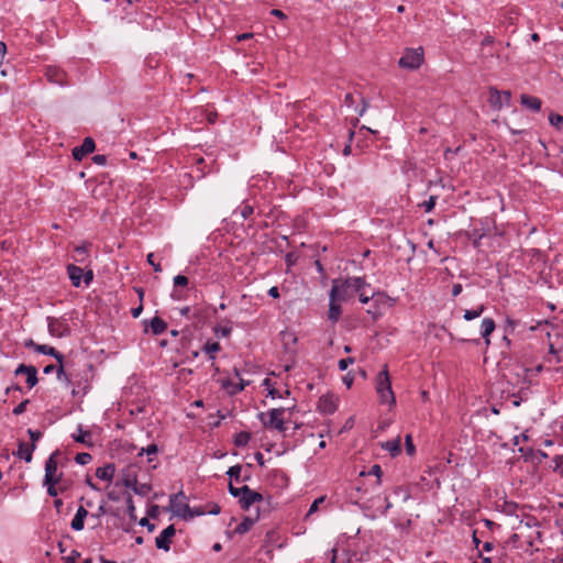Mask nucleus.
<instances>
[{
    "mask_svg": "<svg viewBox=\"0 0 563 563\" xmlns=\"http://www.w3.org/2000/svg\"><path fill=\"white\" fill-rule=\"evenodd\" d=\"M186 496L183 492L170 496L169 510L177 517L185 520L191 519L195 516L203 515V511L191 510L189 505L186 503Z\"/></svg>",
    "mask_w": 563,
    "mask_h": 563,
    "instance_id": "f257e3e1",
    "label": "nucleus"
},
{
    "mask_svg": "<svg viewBox=\"0 0 563 563\" xmlns=\"http://www.w3.org/2000/svg\"><path fill=\"white\" fill-rule=\"evenodd\" d=\"M376 391L379 396V400L382 404L395 405L396 399L394 391L391 389V383L387 369V365L384 366V369L379 372L377 377Z\"/></svg>",
    "mask_w": 563,
    "mask_h": 563,
    "instance_id": "f03ea898",
    "label": "nucleus"
},
{
    "mask_svg": "<svg viewBox=\"0 0 563 563\" xmlns=\"http://www.w3.org/2000/svg\"><path fill=\"white\" fill-rule=\"evenodd\" d=\"M355 291L350 283V279H334L332 282V287L330 290L329 297H332L333 300L345 301L351 298Z\"/></svg>",
    "mask_w": 563,
    "mask_h": 563,
    "instance_id": "7ed1b4c3",
    "label": "nucleus"
},
{
    "mask_svg": "<svg viewBox=\"0 0 563 563\" xmlns=\"http://www.w3.org/2000/svg\"><path fill=\"white\" fill-rule=\"evenodd\" d=\"M423 60V53L421 48L418 49H406L404 55L398 60V65L401 68L417 69L420 67Z\"/></svg>",
    "mask_w": 563,
    "mask_h": 563,
    "instance_id": "20e7f679",
    "label": "nucleus"
},
{
    "mask_svg": "<svg viewBox=\"0 0 563 563\" xmlns=\"http://www.w3.org/2000/svg\"><path fill=\"white\" fill-rule=\"evenodd\" d=\"M489 106L494 110H500L504 106H510L511 92L509 90L499 91L496 87L489 88Z\"/></svg>",
    "mask_w": 563,
    "mask_h": 563,
    "instance_id": "39448f33",
    "label": "nucleus"
},
{
    "mask_svg": "<svg viewBox=\"0 0 563 563\" xmlns=\"http://www.w3.org/2000/svg\"><path fill=\"white\" fill-rule=\"evenodd\" d=\"M242 492L243 495L240 496L239 503L244 510H249L252 505L264 499L262 494L251 489L247 485L243 486Z\"/></svg>",
    "mask_w": 563,
    "mask_h": 563,
    "instance_id": "423d86ee",
    "label": "nucleus"
},
{
    "mask_svg": "<svg viewBox=\"0 0 563 563\" xmlns=\"http://www.w3.org/2000/svg\"><path fill=\"white\" fill-rule=\"evenodd\" d=\"M47 323H48V332L53 336L63 338L70 333L68 323L63 319L48 317Z\"/></svg>",
    "mask_w": 563,
    "mask_h": 563,
    "instance_id": "0eeeda50",
    "label": "nucleus"
},
{
    "mask_svg": "<svg viewBox=\"0 0 563 563\" xmlns=\"http://www.w3.org/2000/svg\"><path fill=\"white\" fill-rule=\"evenodd\" d=\"M176 529L174 525H169L165 528L161 534L155 539L157 549L168 551L170 549L172 538L175 536Z\"/></svg>",
    "mask_w": 563,
    "mask_h": 563,
    "instance_id": "6e6552de",
    "label": "nucleus"
},
{
    "mask_svg": "<svg viewBox=\"0 0 563 563\" xmlns=\"http://www.w3.org/2000/svg\"><path fill=\"white\" fill-rule=\"evenodd\" d=\"M58 452H54L45 462V476L44 482L60 481L62 474H57V462L55 457Z\"/></svg>",
    "mask_w": 563,
    "mask_h": 563,
    "instance_id": "1a4fd4ad",
    "label": "nucleus"
},
{
    "mask_svg": "<svg viewBox=\"0 0 563 563\" xmlns=\"http://www.w3.org/2000/svg\"><path fill=\"white\" fill-rule=\"evenodd\" d=\"M15 375H26V384L30 388H33L37 379V369L33 365L20 364L15 369Z\"/></svg>",
    "mask_w": 563,
    "mask_h": 563,
    "instance_id": "9d476101",
    "label": "nucleus"
},
{
    "mask_svg": "<svg viewBox=\"0 0 563 563\" xmlns=\"http://www.w3.org/2000/svg\"><path fill=\"white\" fill-rule=\"evenodd\" d=\"M96 144L91 137H86L80 146L73 148V157L75 161H81L87 154L95 151Z\"/></svg>",
    "mask_w": 563,
    "mask_h": 563,
    "instance_id": "9b49d317",
    "label": "nucleus"
},
{
    "mask_svg": "<svg viewBox=\"0 0 563 563\" xmlns=\"http://www.w3.org/2000/svg\"><path fill=\"white\" fill-rule=\"evenodd\" d=\"M338 409L336 398L333 395H323L319 398L318 410L324 415H332Z\"/></svg>",
    "mask_w": 563,
    "mask_h": 563,
    "instance_id": "f8f14e48",
    "label": "nucleus"
},
{
    "mask_svg": "<svg viewBox=\"0 0 563 563\" xmlns=\"http://www.w3.org/2000/svg\"><path fill=\"white\" fill-rule=\"evenodd\" d=\"M285 409L284 408H276L272 409L269 411V421L265 423L266 426H269L271 428H274L278 431H284V420H283V413Z\"/></svg>",
    "mask_w": 563,
    "mask_h": 563,
    "instance_id": "ddd939ff",
    "label": "nucleus"
},
{
    "mask_svg": "<svg viewBox=\"0 0 563 563\" xmlns=\"http://www.w3.org/2000/svg\"><path fill=\"white\" fill-rule=\"evenodd\" d=\"M121 477H122L121 483L126 488H132L133 486H135V484L137 482L135 466L129 465L125 468H123L121 472Z\"/></svg>",
    "mask_w": 563,
    "mask_h": 563,
    "instance_id": "4468645a",
    "label": "nucleus"
},
{
    "mask_svg": "<svg viewBox=\"0 0 563 563\" xmlns=\"http://www.w3.org/2000/svg\"><path fill=\"white\" fill-rule=\"evenodd\" d=\"M67 274L74 287H80L84 276V269L75 264L67 265Z\"/></svg>",
    "mask_w": 563,
    "mask_h": 563,
    "instance_id": "2eb2a0df",
    "label": "nucleus"
},
{
    "mask_svg": "<svg viewBox=\"0 0 563 563\" xmlns=\"http://www.w3.org/2000/svg\"><path fill=\"white\" fill-rule=\"evenodd\" d=\"M46 77L51 82L57 84V85H65L66 84V73L57 67H48L46 70Z\"/></svg>",
    "mask_w": 563,
    "mask_h": 563,
    "instance_id": "dca6fc26",
    "label": "nucleus"
},
{
    "mask_svg": "<svg viewBox=\"0 0 563 563\" xmlns=\"http://www.w3.org/2000/svg\"><path fill=\"white\" fill-rule=\"evenodd\" d=\"M520 102L525 108H527L533 112L540 111L541 107H542L541 99L530 96V95H526V93L521 95Z\"/></svg>",
    "mask_w": 563,
    "mask_h": 563,
    "instance_id": "f3484780",
    "label": "nucleus"
},
{
    "mask_svg": "<svg viewBox=\"0 0 563 563\" xmlns=\"http://www.w3.org/2000/svg\"><path fill=\"white\" fill-rule=\"evenodd\" d=\"M88 516V511L85 507L80 506L77 509L75 517L71 520L70 527L76 531H81L85 527V519Z\"/></svg>",
    "mask_w": 563,
    "mask_h": 563,
    "instance_id": "a211bd4d",
    "label": "nucleus"
},
{
    "mask_svg": "<svg viewBox=\"0 0 563 563\" xmlns=\"http://www.w3.org/2000/svg\"><path fill=\"white\" fill-rule=\"evenodd\" d=\"M115 475V465L112 463L106 464L102 467L96 470V476L99 479L111 482Z\"/></svg>",
    "mask_w": 563,
    "mask_h": 563,
    "instance_id": "6ab92c4d",
    "label": "nucleus"
},
{
    "mask_svg": "<svg viewBox=\"0 0 563 563\" xmlns=\"http://www.w3.org/2000/svg\"><path fill=\"white\" fill-rule=\"evenodd\" d=\"M35 448V444H27L21 441L19 442L16 454L20 459H23L26 463H30L32 461V454Z\"/></svg>",
    "mask_w": 563,
    "mask_h": 563,
    "instance_id": "aec40b11",
    "label": "nucleus"
},
{
    "mask_svg": "<svg viewBox=\"0 0 563 563\" xmlns=\"http://www.w3.org/2000/svg\"><path fill=\"white\" fill-rule=\"evenodd\" d=\"M257 519H258V514L254 518L244 517L242 522H240L235 527L234 533L244 534V533L249 532L252 529V527L254 526V523L257 521Z\"/></svg>",
    "mask_w": 563,
    "mask_h": 563,
    "instance_id": "412c9836",
    "label": "nucleus"
},
{
    "mask_svg": "<svg viewBox=\"0 0 563 563\" xmlns=\"http://www.w3.org/2000/svg\"><path fill=\"white\" fill-rule=\"evenodd\" d=\"M496 325L492 318H485L482 321L481 334L485 339L486 343L489 344V335L494 332Z\"/></svg>",
    "mask_w": 563,
    "mask_h": 563,
    "instance_id": "4be33fe9",
    "label": "nucleus"
},
{
    "mask_svg": "<svg viewBox=\"0 0 563 563\" xmlns=\"http://www.w3.org/2000/svg\"><path fill=\"white\" fill-rule=\"evenodd\" d=\"M338 301L339 300L332 301V297H330L328 319L332 323H335L340 319L341 313H342L341 306L338 303Z\"/></svg>",
    "mask_w": 563,
    "mask_h": 563,
    "instance_id": "5701e85b",
    "label": "nucleus"
},
{
    "mask_svg": "<svg viewBox=\"0 0 563 563\" xmlns=\"http://www.w3.org/2000/svg\"><path fill=\"white\" fill-rule=\"evenodd\" d=\"M35 352L42 353L45 355H51L57 361L58 364L63 363L64 356L52 346H48L45 344H40L38 346L35 347Z\"/></svg>",
    "mask_w": 563,
    "mask_h": 563,
    "instance_id": "b1692460",
    "label": "nucleus"
},
{
    "mask_svg": "<svg viewBox=\"0 0 563 563\" xmlns=\"http://www.w3.org/2000/svg\"><path fill=\"white\" fill-rule=\"evenodd\" d=\"M151 331L154 335H159L167 329V323L159 317H154L150 322Z\"/></svg>",
    "mask_w": 563,
    "mask_h": 563,
    "instance_id": "393cba45",
    "label": "nucleus"
},
{
    "mask_svg": "<svg viewBox=\"0 0 563 563\" xmlns=\"http://www.w3.org/2000/svg\"><path fill=\"white\" fill-rule=\"evenodd\" d=\"M382 448L390 453L391 456H396L401 452L400 438L397 437L391 441H387L382 444Z\"/></svg>",
    "mask_w": 563,
    "mask_h": 563,
    "instance_id": "a878e982",
    "label": "nucleus"
},
{
    "mask_svg": "<svg viewBox=\"0 0 563 563\" xmlns=\"http://www.w3.org/2000/svg\"><path fill=\"white\" fill-rule=\"evenodd\" d=\"M73 439L78 442L91 446V432L84 430L81 426H78V434H73Z\"/></svg>",
    "mask_w": 563,
    "mask_h": 563,
    "instance_id": "bb28decb",
    "label": "nucleus"
},
{
    "mask_svg": "<svg viewBox=\"0 0 563 563\" xmlns=\"http://www.w3.org/2000/svg\"><path fill=\"white\" fill-rule=\"evenodd\" d=\"M374 300V305L376 307H380V306H388V307H391L394 305V301L391 298H389L388 296H386L385 294L383 292H377L375 294V297L373 298Z\"/></svg>",
    "mask_w": 563,
    "mask_h": 563,
    "instance_id": "cd10ccee",
    "label": "nucleus"
},
{
    "mask_svg": "<svg viewBox=\"0 0 563 563\" xmlns=\"http://www.w3.org/2000/svg\"><path fill=\"white\" fill-rule=\"evenodd\" d=\"M349 279L355 294L365 291V288L368 287V284H366L363 277H351Z\"/></svg>",
    "mask_w": 563,
    "mask_h": 563,
    "instance_id": "c85d7f7f",
    "label": "nucleus"
},
{
    "mask_svg": "<svg viewBox=\"0 0 563 563\" xmlns=\"http://www.w3.org/2000/svg\"><path fill=\"white\" fill-rule=\"evenodd\" d=\"M251 440V433L246 431H241L235 434L234 444L239 448L245 446L249 444Z\"/></svg>",
    "mask_w": 563,
    "mask_h": 563,
    "instance_id": "c756f323",
    "label": "nucleus"
},
{
    "mask_svg": "<svg viewBox=\"0 0 563 563\" xmlns=\"http://www.w3.org/2000/svg\"><path fill=\"white\" fill-rule=\"evenodd\" d=\"M220 349L219 342H207L203 346V351L209 355L210 360H214V353L220 351Z\"/></svg>",
    "mask_w": 563,
    "mask_h": 563,
    "instance_id": "7c9ffc66",
    "label": "nucleus"
},
{
    "mask_svg": "<svg viewBox=\"0 0 563 563\" xmlns=\"http://www.w3.org/2000/svg\"><path fill=\"white\" fill-rule=\"evenodd\" d=\"M485 310V307L483 305L478 306L476 309L473 310H465L463 318L466 321H471L475 318H478Z\"/></svg>",
    "mask_w": 563,
    "mask_h": 563,
    "instance_id": "2f4dec72",
    "label": "nucleus"
},
{
    "mask_svg": "<svg viewBox=\"0 0 563 563\" xmlns=\"http://www.w3.org/2000/svg\"><path fill=\"white\" fill-rule=\"evenodd\" d=\"M247 384L244 383L243 379H240V384L239 385H232L230 380H224L222 383V386L224 388H229V387H232V389L230 390V394H238L239 391H242L244 389V387L246 386Z\"/></svg>",
    "mask_w": 563,
    "mask_h": 563,
    "instance_id": "473e14b6",
    "label": "nucleus"
},
{
    "mask_svg": "<svg viewBox=\"0 0 563 563\" xmlns=\"http://www.w3.org/2000/svg\"><path fill=\"white\" fill-rule=\"evenodd\" d=\"M241 472H242V466L241 465H234V466H231L228 472H227V475H229V477L231 479H234L236 483L241 482Z\"/></svg>",
    "mask_w": 563,
    "mask_h": 563,
    "instance_id": "72a5a7b5",
    "label": "nucleus"
},
{
    "mask_svg": "<svg viewBox=\"0 0 563 563\" xmlns=\"http://www.w3.org/2000/svg\"><path fill=\"white\" fill-rule=\"evenodd\" d=\"M136 495H140V496H146L151 489H152V486L148 485V484H139L136 482L135 486H133L131 488Z\"/></svg>",
    "mask_w": 563,
    "mask_h": 563,
    "instance_id": "f704fd0d",
    "label": "nucleus"
},
{
    "mask_svg": "<svg viewBox=\"0 0 563 563\" xmlns=\"http://www.w3.org/2000/svg\"><path fill=\"white\" fill-rule=\"evenodd\" d=\"M57 378L64 380L66 384H71V376L64 369L63 363L58 365Z\"/></svg>",
    "mask_w": 563,
    "mask_h": 563,
    "instance_id": "c9c22d12",
    "label": "nucleus"
},
{
    "mask_svg": "<svg viewBox=\"0 0 563 563\" xmlns=\"http://www.w3.org/2000/svg\"><path fill=\"white\" fill-rule=\"evenodd\" d=\"M549 121H550L551 125H553L558 129H561L563 125V117L558 113H551L549 115Z\"/></svg>",
    "mask_w": 563,
    "mask_h": 563,
    "instance_id": "e433bc0d",
    "label": "nucleus"
},
{
    "mask_svg": "<svg viewBox=\"0 0 563 563\" xmlns=\"http://www.w3.org/2000/svg\"><path fill=\"white\" fill-rule=\"evenodd\" d=\"M91 460H92L91 454L85 453V452L78 453L75 457L76 463H78L80 465H86V464L90 463Z\"/></svg>",
    "mask_w": 563,
    "mask_h": 563,
    "instance_id": "4c0bfd02",
    "label": "nucleus"
},
{
    "mask_svg": "<svg viewBox=\"0 0 563 563\" xmlns=\"http://www.w3.org/2000/svg\"><path fill=\"white\" fill-rule=\"evenodd\" d=\"M157 452H158V446L156 444L152 443L146 448H142L137 455L142 456L145 453L147 456H151V455H155Z\"/></svg>",
    "mask_w": 563,
    "mask_h": 563,
    "instance_id": "58836bf2",
    "label": "nucleus"
},
{
    "mask_svg": "<svg viewBox=\"0 0 563 563\" xmlns=\"http://www.w3.org/2000/svg\"><path fill=\"white\" fill-rule=\"evenodd\" d=\"M240 213L243 219H247L251 217L254 212V209L250 205L242 206L239 210L235 211V213Z\"/></svg>",
    "mask_w": 563,
    "mask_h": 563,
    "instance_id": "ea45409f",
    "label": "nucleus"
},
{
    "mask_svg": "<svg viewBox=\"0 0 563 563\" xmlns=\"http://www.w3.org/2000/svg\"><path fill=\"white\" fill-rule=\"evenodd\" d=\"M76 257L75 261L82 263L85 261V256L87 254V246L86 245H79L75 247Z\"/></svg>",
    "mask_w": 563,
    "mask_h": 563,
    "instance_id": "a19ab883",
    "label": "nucleus"
},
{
    "mask_svg": "<svg viewBox=\"0 0 563 563\" xmlns=\"http://www.w3.org/2000/svg\"><path fill=\"white\" fill-rule=\"evenodd\" d=\"M368 475L376 476V478H377L376 483H377V485H380V478L383 475L380 465H378V464L372 465L371 470L368 471Z\"/></svg>",
    "mask_w": 563,
    "mask_h": 563,
    "instance_id": "79ce46f5",
    "label": "nucleus"
},
{
    "mask_svg": "<svg viewBox=\"0 0 563 563\" xmlns=\"http://www.w3.org/2000/svg\"><path fill=\"white\" fill-rule=\"evenodd\" d=\"M435 202H437V197L430 196L428 200H426L421 203V207L424 209L426 212H430L433 210Z\"/></svg>",
    "mask_w": 563,
    "mask_h": 563,
    "instance_id": "37998d69",
    "label": "nucleus"
},
{
    "mask_svg": "<svg viewBox=\"0 0 563 563\" xmlns=\"http://www.w3.org/2000/svg\"><path fill=\"white\" fill-rule=\"evenodd\" d=\"M60 481H52V482H44L45 485H47V494L52 497H56L58 495V492L55 487L56 484H58Z\"/></svg>",
    "mask_w": 563,
    "mask_h": 563,
    "instance_id": "c03bdc74",
    "label": "nucleus"
},
{
    "mask_svg": "<svg viewBox=\"0 0 563 563\" xmlns=\"http://www.w3.org/2000/svg\"><path fill=\"white\" fill-rule=\"evenodd\" d=\"M553 462H554V471L560 473L561 475H563V455H556L554 459H553Z\"/></svg>",
    "mask_w": 563,
    "mask_h": 563,
    "instance_id": "a18cd8bd",
    "label": "nucleus"
},
{
    "mask_svg": "<svg viewBox=\"0 0 563 563\" xmlns=\"http://www.w3.org/2000/svg\"><path fill=\"white\" fill-rule=\"evenodd\" d=\"M188 283H189L188 278L184 275H177L174 277V285L176 287H178V286L185 287L188 285Z\"/></svg>",
    "mask_w": 563,
    "mask_h": 563,
    "instance_id": "49530a36",
    "label": "nucleus"
},
{
    "mask_svg": "<svg viewBox=\"0 0 563 563\" xmlns=\"http://www.w3.org/2000/svg\"><path fill=\"white\" fill-rule=\"evenodd\" d=\"M29 402H30V400H29V399H25V400H23L22 402H20V404H19V405L13 409V411H12V412H13V415H15V416L22 415V413L25 411L26 406H27V404H29Z\"/></svg>",
    "mask_w": 563,
    "mask_h": 563,
    "instance_id": "de8ad7c7",
    "label": "nucleus"
},
{
    "mask_svg": "<svg viewBox=\"0 0 563 563\" xmlns=\"http://www.w3.org/2000/svg\"><path fill=\"white\" fill-rule=\"evenodd\" d=\"M27 434L30 435V439H31V444H35L36 445V441H38L42 437V432L38 431V430H32V429H29L27 430Z\"/></svg>",
    "mask_w": 563,
    "mask_h": 563,
    "instance_id": "09e8293b",
    "label": "nucleus"
},
{
    "mask_svg": "<svg viewBox=\"0 0 563 563\" xmlns=\"http://www.w3.org/2000/svg\"><path fill=\"white\" fill-rule=\"evenodd\" d=\"M355 362L354 357H346L339 361V368L340 371H345L349 365L353 364Z\"/></svg>",
    "mask_w": 563,
    "mask_h": 563,
    "instance_id": "8fccbe9b",
    "label": "nucleus"
},
{
    "mask_svg": "<svg viewBox=\"0 0 563 563\" xmlns=\"http://www.w3.org/2000/svg\"><path fill=\"white\" fill-rule=\"evenodd\" d=\"M406 442V450L409 455H412L415 453V445L412 443V438L410 434H407L405 438Z\"/></svg>",
    "mask_w": 563,
    "mask_h": 563,
    "instance_id": "3c124183",
    "label": "nucleus"
},
{
    "mask_svg": "<svg viewBox=\"0 0 563 563\" xmlns=\"http://www.w3.org/2000/svg\"><path fill=\"white\" fill-rule=\"evenodd\" d=\"M228 489H229V493H230L233 497H239V498H240V496H241V495H243V492H242L243 486H242V487H234V486H233V484H232L231 482L229 483V487H228Z\"/></svg>",
    "mask_w": 563,
    "mask_h": 563,
    "instance_id": "603ef678",
    "label": "nucleus"
},
{
    "mask_svg": "<svg viewBox=\"0 0 563 563\" xmlns=\"http://www.w3.org/2000/svg\"><path fill=\"white\" fill-rule=\"evenodd\" d=\"M357 294H358L360 301L362 303H367L371 299H373L375 297V292H372L371 295H368L366 290L357 292Z\"/></svg>",
    "mask_w": 563,
    "mask_h": 563,
    "instance_id": "864d4df0",
    "label": "nucleus"
},
{
    "mask_svg": "<svg viewBox=\"0 0 563 563\" xmlns=\"http://www.w3.org/2000/svg\"><path fill=\"white\" fill-rule=\"evenodd\" d=\"M146 261H147V263H148L150 265H152V266H153V268H154V271H155V272H162V267H161V265H159L158 263H155V262H154V254H153V253L147 254V256H146Z\"/></svg>",
    "mask_w": 563,
    "mask_h": 563,
    "instance_id": "5fc2aeb1",
    "label": "nucleus"
},
{
    "mask_svg": "<svg viewBox=\"0 0 563 563\" xmlns=\"http://www.w3.org/2000/svg\"><path fill=\"white\" fill-rule=\"evenodd\" d=\"M80 556V553L76 550H73L70 554L64 558L65 563H75V561Z\"/></svg>",
    "mask_w": 563,
    "mask_h": 563,
    "instance_id": "6e6d98bb",
    "label": "nucleus"
},
{
    "mask_svg": "<svg viewBox=\"0 0 563 563\" xmlns=\"http://www.w3.org/2000/svg\"><path fill=\"white\" fill-rule=\"evenodd\" d=\"M92 162L97 165H104L107 163V156L102 154H97L92 156Z\"/></svg>",
    "mask_w": 563,
    "mask_h": 563,
    "instance_id": "4d7b16f0",
    "label": "nucleus"
},
{
    "mask_svg": "<svg viewBox=\"0 0 563 563\" xmlns=\"http://www.w3.org/2000/svg\"><path fill=\"white\" fill-rule=\"evenodd\" d=\"M139 523L142 527H146L150 532L155 530V525L151 523L147 518H142Z\"/></svg>",
    "mask_w": 563,
    "mask_h": 563,
    "instance_id": "13d9d810",
    "label": "nucleus"
},
{
    "mask_svg": "<svg viewBox=\"0 0 563 563\" xmlns=\"http://www.w3.org/2000/svg\"><path fill=\"white\" fill-rule=\"evenodd\" d=\"M367 313L373 317L374 320L378 319L382 316V311L378 307L374 306L367 310Z\"/></svg>",
    "mask_w": 563,
    "mask_h": 563,
    "instance_id": "bf43d9fd",
    "label": "nucleus"
},
{
    "mask_svg": "<svg viewBox=\"0 0 563 563\" xmlns=\"http://www.w3.org/2000/svg\"><path fill=\"white\" fill-rule=\"evenodd\" d=\"M128 512L131 517H134L135 506L131 496L126 498Z\"/></svg>",
    "mask_w": 563,
    "mask_h": 563,
    "instance_id": "052dcab7",
    "label": "nucleus"
},
{
    "mask_svg": "<svg viewBox=\"0 0 563 563\" xmlns=\"http://www.w3.org/2000/svg\"><path fill=\"white\" fill-rule=\"evenodd\" d=\"M82 279H84V283L88 286L92 282V279H93L92 271L89 269L87 272H84Z\"/></svg>",
    "mask_w": 563,
    "mask_h": 563,
    "instance_id": "680f3d73",
    "label": "nucleus"
},
{
    "mask_svg": "<svg viewBox=\"0 0 563 563\" xmlns=\"http://www.w3.org/2000/svg\"><path fill=\"white\" fill-rule=\"evenodd\" d=\"M323 500H324V498H323V497L316 499V500L311 504V506H310V508H309V511H308V515H310V514H312V512L317 511L319 504H320V503H322Z\"/></svg>",
    "mask_w": 563,
    "mask_h": 563,
    "instance_id": "e2e57ef3",
    "label": "nucleus"
},
{
    "mask_svg": "<svg viewBox=\"0 0 563 563\" xmlns=\"http://www.w3.org/2000/svg\"><path fill=\"white\" fill-rule=\"evenodd\" d=\"M271 14L280 19V20H285L287 18V15L279 9H273L271 11Z\"/></svg>",
    "mask_w": 563,
    "mask_h": 563,
    "instance_id": "0e129e2a",
    "label": "nucleus"
},
{
    "mask_svg": "<svg viewBox=\"0 0 563 563\" xmlns=\"http://www.w3.org/2000/svg\"><path fill=\"white\" fill-rule=\"evenodd\" d=\"M142 311H143V305L140 303L137 307H135L131 310V314L133 318H139L140 314L142 313Z\"/></svg>",
    "mask_w": 563,
    "mask_h": 563,
    "instance_id": "69168bd1",
    "label": "nucleus"
},
{
    "mask_svg": "<svg viewBox=\"0 0 563 563\" xmlns=\"http://www.w3.org/2000/svg\"><path fill=\"white\" fill-rule=\"evenodd\" d=\"M473 234H474V236H475V239H474V241H473V245H474L475 247H478V246H479V241H481V240H482V238L484 236V233H478V232L475 230Z\"/></svg>",
    "mask_w": 563,
    "mask_h": 563,
    "instance_id": "338daca9",
    "label": "nucleus"
},
{
    "mask_svg": "<svg viewBox=\"0 0 563 563\" xmlns=\"http://www.w3.org/2000/svg\"><path fill=\"white\" fill-rule=\"evenodd\" d=\"M462 289H463V287H462V285H461V284H454V285H453V288H452V295H453V297L459 296V295L462 292Z\"/></svg>",
    "mask_w": 563,
    "mask_h": 563,
    "instance_id": "774afa93",
    "label": "nucleus"
}]
</instances>
